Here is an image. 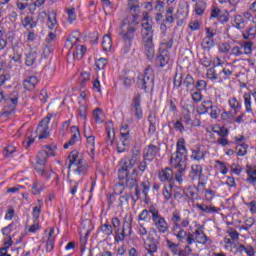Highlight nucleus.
Returning <instances> with one entry per match:
<instances>
[{"label":"nucleus","mask_w":256,"mask_h":256,"mask_svg":"<svg viewBox=\"0 0 256 256\" xmlns=\"http://www.w3.org/2000/svg\"><path fill=\"white\" fill-rule=\"evenodd\" d=\"M171 222H172V233L173 235L176 236L178 241H183L186 237V243L187 245H193V243H197L195 234L193 233H188L184 229L187 228L189 225L190 221L189 218L181 220V214L177 212L172 213L171 217Z\"/></svg>","instance_id":"nucleus-1"},{"label":"nucleus","mask_w":256,"mask_h":256,"mask_svg":"<svg viewBox=\"0 0 256 256\" xmlns=\"http://www.w3.org/2000/svg\"><path fill=\"white\" fill-rule=\"evenodd\" d=\"M170 165L174 169H187V147L185 146V138L178 139L176 143V152L170 158Z\"/></svg>","instance_id":"nucleus-2"},{"label":"nucleus","mask_w":256,"mask_h":256,"mask_svg":"<svg viewBox=\"0 0 256 256\" xmlns=\"http://www.w3.org/2000/svg\"><path fill=\"white\" fill-rule=\"evenodd\" d=\"M135 27L131 24H127V20H124L121 25V31L119 32V36L123 42L122 51L127 54L131 51V47L133 45V39H135Z\"/></svg>","instance_id":"nucleus-3"},{"label":"nucleus","mask_w":256,"mask_h":256,"mask_svg":"<svg viewBox=\"0 0 256 256\" xmlns=\"http://www.w3.org/2000/svg\"><path fill=\"white\" fill-rule=\"evenodd\" d=\"M69 164L68 169L74 168V172H76L78 175H86L87 169H89V165H87V162L85 159H83V155L79 154V151L72 150L68 156Z\"/></svg>","instance_id":"nucleus-4"},{"label":"nucleus","mask_w":256,"mask_h":256,"mask_svg":"<svg viewBox=\"0 0 256 256\" xmlns=\"http://www.w3.org/2000/svg\"><path fill=\"white\" fill-rule=\"evenodd\" d=\"M138 89H143L145 93L149 92V89L155 87V76L151 67H147L143 74H139L136 81Z\"/></svg>","instance_id":"nucleus-5"},{"label":"nucleus","mask_w":256,"mask_h":256,"mask_svg":"<svg viewBox=\"0 0 256 256\" xmlns=\"http://www.w3.org/2000/svg\"><path fill=\"white\" fill-rule=\"evenodd\" d=\"M118 179L124 183L126 189H135V195L139 199V195H141V190H139V170L134 168L131 173L123 177H118Z\"/></svg>","instance_id":"nucleus-6"},{"label":"nucleus","mask_w":256,"mask_h":256,"mask_svg":"<svg viewBox=\"0 0 256 256\" xmlns=\"http://www.w3.org/2000/svg\"><path fill=\"white\" fill-rule=\"evenodd\" d=\"M79 41V38L75 36L68 37L66 41V46L69 47V55H73L74 59H83L85 53L87 52V47L75 46V44Z\"/></svg>","instance_id":"nucleus-7"},{"label":"nucleus","mask_w":256,"mask_h":256,"mask_svg":"<svg viewBox=\"0 0 256 256\" xmlns=\"http://www.w3.org/2000/svg\"><path fill=\"white\" fill-rule=\"evenodd\" d=\"M150 211L151 220L157 231L163 234L169 233V224L167 223V220H165V217L161 216V214L159 213V209L151 208Z\"/></svg>","instance_id":"nucleus-8"},{"label":"nucleus","mask_w":256,"mask_h":256,"mask_svg":"<svg viewBox=\"0 0 256 256\" xmlns=\"http://www.w3.org/2000/svg\"><path fill=\"white\" fill-rule=\"evenodd\" d=\"M36 159L35 171H37L38 175L44 177V179H51V174L45 169L48 159L45 149L38 152Z\"/></svg>","instance_id":"nucleus-9"},{"label":"nucleus","mask_w":256,"mask_h":256,"mask_svg":"<svg viewBox=\"0 0 256 256\" xmlns=\"http://www.w3.org/2000/svg\"><path fill=\"white\" fill-rule=\"evenodd\" d=\"M53 118V114H47L46 117H44L38 124V127L36 129V133L38 136V139H47L49 137V123L51 122V119Z\"/></svg>","instance_id":"nucleus-10"},{"label":"nucleus","mask_w":256,"mask_h":256,"mask_svg":"<svg viewBox=\"0 0 256 256\" xmlns=\"http://www.w3.org/2000/svg\"><path fill=\"white\" fill-rule=\"evenodd\" d=\"M135 159H130L128 157H124L120 160L119 169H118V177H125L127 174L131 173V169L135 167Z\"/></svg>","instance_id":"nucleus-11"},{"label":"nucleus","mask_w":256,"mask_h":256,"mask_svg":"<svg viewBox=\"0 0 256 256\" xmlns=\"http://www.w3.org/2000/svg\"><path fill=\"white\" fill-rule=\"evenodd\" d=\"M130 109L134 117H137L139 120L143 119V108H141V94H136L133 97Z\"/></svg>","instance_id":"nucleus-12"},{"label":"nucleus","mask_w":256,"mask_h":256,"mask_svg":"<svg viewBox=\"0 0 256 256\" xmlns=\"http://www.w3.org/2000/svg\"><path fill=\"white\" fill-rule=\"evenodd\" d=\"M210 19H218L219 23H229V12L221 11V9L213 7L211 10Z\"/></svg>","instance_id":"nucleus-13"},{"label":"nucleus","mask_w":256,"mask_h":256,"mask_svg":"<svg viewBox=\"0 0 256 256\" xmlns=\"http://www.w3.org/2000/svg\"><path fill=\"white\" fill-rule=\"evenodd\" d=\"M161 151V148L155 146L154 144H149L144 149L143 159L146 161H153L157 157V154Z\"/></svg>","instance_id":"nucleus-14"},{"label":"nucleus","mask_w":256,"mask_h":256,"mask_svg":"<svg viewBox=\"0 0 256 256\" xmlns=\"http://www.w3.org/2000/svg\"><path fill=\"white\" fill-rule=\"evenodd\" d=\"M142 43H153V26L149 22L142 24Z\"/></svg>","instance_id":"nucleus-15"},{"label":"nucleus","mask_w":256,"mask_h":256,"mask_svg":"<svg viewBox=\"0 0 256 256\" xmlns=\"http://www.w3.org/2000/svg\"><path fill=\"white\" fill-rule=\"evenodd\" d=\"M84 137L86 138V147L90 157H95V136L91 131L84 130Z\"/></svg>","instance_id":"nucleus-16"},{"label":"nucleus","mask_w":256,"mask_h":256,"mask_svg":"<svg viewBox=\"0 0 256 256\" xmlns=\"http://www.w3.org/2000/svg\"><path fill=\"white\" fill-rule=\"evenodd\" d=\"M173 175V169L166 167L158 173V179H160L162 183L173 184Z\"/></svg>","instance_id":"nucleus-17"},{"label":"nucleus","mask_w":256,"mask_h":256,"mask_svg":"<svg viewBox=\"0 0 256 256\" xmlns=\"http://www.w3.org/2000/svg\"><path fill=\"white\" fill-rule=\"evenodd\" d=\"M70 131L72 133V137L67 143L64 144V149H69V147L75 145V143H77V141H79V139L81 138V132L79 131V127L72 126L70 128Z\"/></svg>","instance_id":"nucleus-18"},{"label":"nucleus","mask_w":256,"mask_h":256,"mask_svg":"<svg viewBox=\"0 0 256 256\" xmlns=\"http://www.w3.org/2000/svg\"><path fill=\"white\" fill-rule=\"evenodd\" d=\"M194 235H196V243H199L200 245H211V239H209V237H207V235L203 231V226H200L194 232Z\"/></svg>","instance_id":"nucleus-19"},{"label":"nucleus","mask_w":256,"mask_h":256,"mask_svg":"<svg viewBox=\"0 0 256 256\" xmlns=\"http://www.w3.org/2000/svg\"><path fill=\"white\" fill-rule=\"evenodd\" d=\"M148 135H155L157 131V114L155 112H150L148 116Z\"/></svg>","instance_id":"nucleus-20"},{"label":"nucleus","mask_w":256,"mask_h":256,"mask_svg":"<svg viewBox=\"0 0 256 256\" xmlns=\"http://www.w3.org/2000/svg\"><path fill=\"white\" fill-rule=\"evenodd\" d=\"M120 229L123 230V232L126 233L128 237H131V235H133V217H125L122 228Z\"/></svg>","instance_id":"nucleus-21"},{"label":"nucleus","mask_w":256,"mask_h":256,"mask_svg":"<svg viewBox=\"0 0 256 256\" xmlns=\"http://www.w3.org/2000/svg\"><path fill=\"white\" fill-rule=\"evenodd\" d=\"M37 83H39V79L36 76H30L24 80L23 86L26 91H33L37 87Z\"/></svg>","instance_id":"nucleus-22"},{"label":"nucleus","mask_w":256,"mask_h":256,"mask_svg":"<svg viewBox=\"0 0 256 256\" xmlns=\"http://www.w3.org/2000/svg\"><path fill=\"white\" fill-rule=\"evenodd\" d=\"M170 60L171 57L169 56V52L163 51L156 57V65H158V67H165V65H167Z\"/></svg>","instance_id":"nucleus-23"},{"label":"nucleus","mask_w":256,"mask_h":256,"mask_svg":"<svg viewBox=\"0 0 256 256\" xmlns=\"http://www.w3.org/2000/svg\"><path fill=\"white\" fill-rule=\"evenodd\" d=\"M221 65H223V63L218 62V64L214 65V67L209 68L206 73L207 79H210V81H217V79H219V75H221V73L219 72V74H218L217 70H215V67L216 68L221 67Z\"/></svg>","instance_id":"nucleus-24"},{"label":"nucleus","mask_w":256,"mask_h":256,"mask_svg":"<svg viewBox=\"0 0 256 256\" xmlns=\"http://www.w3.org/2000/svg\"><path fill=\"white\" fill-rule=\"evenodd\" d=\"M145 55L149 61L155 57V44L153 42H144Z\"/></svg>","instance_id":"nucleus-25"},{"label":"nucleus","mask_w":256,"mask_h":256,"mask_svg":"<svg viewBox=\"0 0 256 256\" xmlns=\"http://www.w3.org/2000/svg\"><path fill=\"white\" fill-rule=\"evenodd\" d=\"M201 175H203V166L199 164L192 165L189 176L193 180H195V179H201Z\"/></svg>","instance_id":"nucleus-26"},{"label":"nucleus","mask_w":256,"mask_h":256,"mask_svg":"<svg viewBox=\"0 0 256 256\" xmlns=\"http://www.w3.org/2000/svg\"><path fill=\"white\" fill-rule=\"evenodd\" d=\"M138 189L140 194L142 193L145 199H147L149 197V191L151 190V182H149V180L141 182L138 186Z\"/></svg>","instance_id":"nucleus-27"},{"label":"nucleus","mask_w":256,"mask_h":256,"mask_svg":"<svg viewBox=\"0 0 256 256\" xmlns=\"http://www.w3.org/2000/svg\"><path fill=\"white\" fill-rule=\"evenodd\" d=\"M242 37L246 41H252V39H255V37H256V26H249L248 29H246L242 33Z\"/></svg>","instance_id":"nucleus-28"},{"label":"nucleus","mask_w":256,"mask_h":256,"mask_svg":"<svg viewBox=\"0 0 256 256\" xmlns=\"http://www.w3.org/2000/svg\"><path fill=\"white\" fill-rule=\"evenodd\" d=\"M120 140L124 141L126 144L131 141V135L129 134V125L124 124L120 128Z\"/></svg>","instance_id":"nucleus-29"},{"label":"nucleus","mask_w":256,"mask_h":256,"mask_svg":"<svg viewBox=\"0 0 256 256\" xmlns=\"http://www.w3.org/2000/svg\"><path fill=\"white\" fill-rule=\"evenodd\" d=\"M197 209L202 211V213H219L221 211L220 208L215 206H207L205 204H196Z\"/></svg>","instance_id":"nucleus-30"},{"label":"nucleus","mask_w":256,"mask_h":256,"mask_svg":"<svg viewBox=\"0 0 256 256\" xmlns=\"http://www.w3.org/2000/svg\"><path fill=\"white\" fill-rule=\"evenodd\" d=\"M22 27H24L25 29H27V27H29V29H35V27H37V21H35V18H33V16H26L22 20Z\"/></svg>","instance_id":"nucleus-31"},{"label":"nucleus","mask_w":256,"mask_h":256,"mask_svg":"<svg viewBox=\"0 0 256 256\" xmlns=\"http://www.w3.org/2000/svg\"><path fill=\"white\" fill-rule=\"evenodd\" d=\"M205 155H207L206 151H201V148H196L192 150L191 159H194V161H205Z\"/></svg>","instance_id":"nucleus-32"},{"label":"nucleus","mask_w":256,"mask_h":256,"mask_svg":"<svg viewBox=\"0 0 256 256\" xmlns=\"http://www.w3.org/2000/svg\"><path fill=\"white\" fill-rule=\"evenodd\" d=\"M175 11V6H167L165 12V19L163 23H174L175 18L173 17V12Z\"/></svg>","instance_id":"nucleus-33"},{"label":"nucleus","mask_w":256,"mask_h":256,"mask_svg":"<svg viewBox=\"0 0 256 256\" xmlns=\"http://www.w3.org/2000/svg\"><path fill=\"white\" fill-rule=\"evenodd\" d=\"M99 230L103 235H106V237H111L113 235V226L109 223V221H106L105 224H102L99 227Z\"/></svg>","instance_id":"nucleus-34"},{"label":"nucleus","mask_w":256,"mask_h":256,"mask_svg":"<svg viewBox=\"0 0 256 256\" xmlns=\"http://www.w3.org/2000/svg\"><path fill=\"white\" fill-rule=\"evenodd\" d=\"M148 5H150V7H153V5H155L154 9L158 13H163L165 9V2L163 0H151V2H148Z\"/></svg>","instance_id":"nucleus-35"},{"label":"nucleus","mask_w":256,"mask_h":256,"mask_svg":"<svg viewBox=\"0 0 256 256\" xmlns=\"http://www.w3.org/2000/svg\"><path fill=\"white\" fill-rule=\"evenodd\" d=\"M125 237H129L127 235V232H124L121 228H117L115 230V235H114L115 243H123V241H125Z\"/></svg>","instance_id":"nucleus-36"},{"label":"nucleus","mask_w":256,"mask_h":256,"mask_svg":"<svg viewBox=\"0 0 256 256\" xmlns=\"http://www.w3.org/2000/svg\"><path fill=\"white\" fill-rule=\"evenodd\" d=\"M112 47H113V40L111 39V36L104 35L102 39V49L104 51H111Z\"/></svg>","instance_id":"nucleus-37"},{"label":"nucleus","mask_w":256,"mask_h":256,"mask_svg":"<svg viewBox=\"0 0 256 256\" xmlns=\"http://www.w3.org/2000/svg\"><path fill=\"white\" fill-rule=\"evenodd\" d=\"M151 209H157L154 206H150L147 209H144L140 214H139V221H151Z\"/></svg>","instance_id":"nucleus-38"},{"label":"nucleus","mask_w":256,"mask_h":256,"mask_svg":"<svg viewBox=\"0 0 256 256\" xmlns=\"http://www.w3.org/2000/svg\"><path fill=\"white\" fill-rule=\"evenodd\" d=\"M207 9V3L204 0H200L195 4L194 11L196 15H203Z\"/></svg>","instance_id":"nucleus-39"},{"label":"nucleus","mask_w":256,"mask_h":256,"mask_svg":"<svg viewBox=\"0 0 256 256\" xmlns=\"http://www.w3.org/2000/svg\"><path fill=\"white\" fill-rule=\"evenodd\" d=\"M159 249V241L155 239H151V243L147 244L145 247L146 253H157V250Z\"/></svg>","instance_id":"nucleus-40"},{"label":"nucleus","mask_w":256,"mask_h":256,"mask_svg":"<svg viewBox=\"0 0 256 256\" xmlns=\"http://www.w3.org/2000/svg\"><path fill=\"white\" fill-rule=\"evenodd\" d=\"M166 247L171 251L173 255H177L181 249L179 248V244L167 239L166 240Z\"/></svg>","instance_id":"nucleus-41"},{"label":"nucleus","mask_w":256,"mask_h":256,"mask_svg":"<svg viewBox=\"0 0 256 256\" xmlns=\"http://www.w3.org/2000/svg\"><path fill=\"white\" fill-rule=\"evenodd\" d=\"M128 8L133 13V17L139 13V0H128Z\"/></svg>","instance_id":"nucleus-42"},{"label":"nucleus","mask_w":256,"mask_h":256,"mask_svg":"<svg viewBox=\"0 0 256 256\" xmlns=\"http://www.w3.org/2000/svg\"><path fill=\"white\" fill-rule=\"evenodd\" d=\"M35 61H37V52L31 51L26 55V65L27 67H32V65H35Z\"/></svg>","instance_id":"nucleus-43"},{"label":"nucleus","mask_w":256,"mask_h":256,"mask_svg":"<svg viewBox=\"0 0 256 256\" xmlns=\"http://www.w3.org/2000/svg\"><path fill=\"white\" fill-rule=\"evenodd\" d=\"M201 46L204 49V51H211V49H213V47H215V40L209 39V38H204L202 40Z\"/></svg>","instance_id":"nucleus-44"},{"label":"nucleus","mask_w":256,"mask_h":256,"mask_svg":"<svg viewBox=\"0 0 256 256\" xmlns=\"http://www.w3.org/2000/svg\"><path fill=\"white\" fill-rule=\"evenodd\" d=\"M47 26L49 29H56L57 28V14L52 12L48 15V23Z\"/></svg>","instance_id":"nucleus-45"},{"label":"nucleus","mask_w":256,"mask_h":256,"mask_svg":"<svg viewBox=\"0 0 256 256\" xmlns=\"http://www.w3.org/2000/svg\"><path fill=\"white\" fill-rule=\"evenodd\" d=\"M233 27L236 29H245V19L241 15H236L234 17Z\"/></svg>","instance_id":"nucleus-46"},{"label":"nucleus","mask_w":256,"mask_h":256,"mask_svg":"<svg viewBox=\"0 0 256 256\" xmlns=\"http://www.w3.org/2000/svg\"><path fill=\"white\" fill-rule=\"evenodd\" d=\"M93 117L96 123H103V121H105V114H103V110H101V108H96L93 111Z\"/></svg>","instance_id":"nucleus-47"},{"label":"nucleus","mask_w":256,"mask_h":256,"mask_svg":"<svg viewBox=\"0 0 256 256\" xmlns=\"http://www.w3.org/2000/svg\"><path fill=\"white\" fill-rule=\"evenodd\" d=\"M13 113H15V106H4V108L1 111V116L2 117H11V115H13Z\"/></svg>","instance_id":"nucleus-48"},{"label":"nucleus","mask_w":256,"mask_h":256,"mask_svg":"<svg viewBox=\"0 0 256 256\" xmlns=\"http://www.w3.org/2000/svg\"><path fill=\"white\" fill-rule=\"evenodd\" d=\"M171 191H173V184H168V186H164L162 193L166 201H169L170 198L172 197L173 194L171 193Z\"/></svg>","instance_id":"nucleus-49"},{"label":"nucleus","mask_w":256,"mask_h":256,"mask_svg":"<svg viewBox=\"0 0 256 256\" xmlns=\"http://www.w3.org/2000/svg\"><path fill=\"white\" fill-rule=\"evenodd\" d=\"M247 144L243 143V144H238L236 146V154L238 157H243L245 155H247Z\"/></svg>","instance_id":"nucleus-50"},{"label":"nucleus","mask_w":256,"mask_h":256,"mask_svg":"<svg viewBox=\"0 0 256 256\" xmlns=\"http://www.w3.org/2000/svg\"><path fill=\"white\" fill-rule=\"evenodd\" d=\"M204 192H205L204 194L205 200L208 201V203H211L215 198L216 192L212 189H206V188H204Z\"/></svg>","instance_id":"nucleus-51"},{"label":"nucleus","mask_w":256,"mask_h":256,"mask_svg":"<svg viewBox=\"0 0 256 256\" xmlns=\"http://www.w3.org/2000/svg\"><path fill=\"white\" fill-rule=\"evenodd\" d=\"M253 225H255V218H248L245 220L244 225L241 226L240 229H243L244 231H249V229H251Z\"/></svg>","instance_id":"nucleus-52"},{"label":"nucleus","mask_w":256,"mask_h":256,"mask_svg":"<svg viewBox=\"0 0 256 256\" xmlns=\"http://www.w3.org/2000/svg\"><path fill=\"white\" fill-rule=\"evenodd\" d=\"M242 47L244 48L245 55H251V53H253V42H244Z\"/></svg>","instance_id":"nucleus-53"},{"label":"nucleus","mask_w":256,"mask_h":256,"mask_svg":"<svg viewBox=\"0 0 256 256\" xmlns=\"http://www.w3.org/2000/svg\"><path fill=\"white\" fill-rule=\"evenodd\" d=\"M125 191V182L120 181L118 184L114 185V193L116 195H121Z\"/></svg>","instance_id":"nucleus-54"},{"label":"nucleus","mask_w":256,"mask_h":256,"mask_svg":"<svg viewBox=\"0 0 256 256\" xmlns=\"http://www.w3.org/2000/svg\"><path fill=\"white\" fill-rule=\"evenodd\" d=\"M211 109L210 117L212 119H219V114L221 113V110L217 106H209Z\"/></svg>","instance_id":"nucleus-55"},{"label":"nucleus","mask_w":256,"mask_h":256,"mask_svg":"<svg viewBox=\"0 0 256 256\" xmlns=\"http://www.w3.org/2000/svg\"><path fill=\"white\" fill-rule=\"evenodd\" d=\"M191 97H192V101H194V103H201V101H203V94L199 90L192 93Z\"/></svg>","instance_id":"nucleus-56"},{"label":"nucleus","mask_w":256,"mask_h":256,"mask_svg":"<svg viewBox=\"0 0 256 256\" xmlns=\"http://www.w3.org/2000/svg\"><path fill=\"white\" fill-rule=\"evenodd\" d=\"M184 85L186 87V89H189L191 87V85H195V79L193 78V76H191L190 74H188L185 79H184Z\"/></svg>","instance_id":"nucleus-57"},{"label":"nucleus","mask_w":256,"mask_h":256,"mask_svg":"<svg viewBox=\"0 0 256 256\" xmlns=\"http://www.w3.org/2000/svg\"><path fill=\"white\" fill-rule=\"evenodd\" d=\"M229 105L231 109H234L235 113H237V109H241V104L237 100V98H232L229 100Z\"/></svg>","instance_id":"nucleus-58"},{"label":"nucleus","mask_w":256,"mask_h":256,"mask_svg":"<svg viewBox=\"0 0 256 256\" xmlns=\"http://www.w3.org/2000/svg\"><path fill=\"white\" fill-rule=\"evenodd\" d=\"M219 51L221 53H224L225 55H227V53H229V51H231V44H229V42H223L219 46Z\"/></svg>","instance_id":"nucleus-59"},{"label":"nucleus","mask_w":256,"mask_h":256,"mask_svg":"<svg viewBox=\"0 0 256 256\" xmlns=\"http://www.w3.org/2000/svg\"><path fill=\"white\" fill-rule=\"evenodd\" d=\"M214 133L218 134L219 137H227L229 135V129L222 126L218 130H214Z\"/></svg>","instance_id":"nucleus-60"},{"label":"nucleus","mask_w":256,"mask_h":256,"mask_svg":"<svg viewBox=\"0 0 256 256\" xmlns=\"http://www.w3.org/2000/svg\"><path fill=\"white\" fill-rule=\"evenodd\" d=\"M129 199H130L129 194H124V195L120 196V198H119V207L129 205Z\"/></svg>","instance_id":"nucleus-61"},{"label":"nucleus","mask_w":256,"mask_h":256,"mask_svg":"<svg viewBox=\"0 0 256 256\" xmlns=\"http://www.w3.org/2000/svg\"><path fill=\"white\" fill-rule=\"evenodd\" d=\"M41 191H43V186L39 187V182L35 181L32 184V193H33V195H39V193H41Z\"/></svg>","instance_id":"nucleus-62"},{"label":"nucleus","mask_w":256,"mask_h":256,"mask_svg":"<svg viewBox=\"0 0 256 256\" xmlns=\"http://www.w3.org/2000/svg\"><path fill=\"white\" fill-rule=\"evenodd\" d=\"M67 14L69 23H73V21L77 19V14H75V8L68 9Z\"/></svg>","instance_id":"nucleus-63"},{"label":"nucleus","mask_w":256,"mask_h":256,"mask_svg":"<svg viewBox=\"0 0 256 256\" xmlns=\"http://www.w3.org/2000/svg\"><path fill=\"white\" fill-rule=\"evenodd\" d=\"M105 65H107V59L106 58H99L96 61V67L97 69H105Z\"/></svg>","instance_id":"nucleus-64"}]
</instances>
